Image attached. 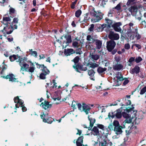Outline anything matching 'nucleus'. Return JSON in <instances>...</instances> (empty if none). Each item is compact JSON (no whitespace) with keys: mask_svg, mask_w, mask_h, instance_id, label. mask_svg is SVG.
I'll return each mask as SVG.
<instances>
[{"mask_svg":"<svg viewBox=\"0 0 146 146\" xmlns=\"http://www.w3.org/2000/svg\"><path fill=\"white\" fill-rule=\"evenodd\" d=\"M109 38L111 40H117L119 38V35L113 32H111L108 36Z\"/></svg>","mask_w":146,"mask_h":146,"instance_id":"nucleus-13","label":"nucleus"},{"mask_svg":"<svg viewBox=\"0 0 146 146\" xmlns=\"http://www.w3.org/2000/svg\"><path fill=\"white\" fill-rule=\"evenodd\" d=\"M11 19L9 17H3V20L2 23L4 25H6V26L4 28V30H5L7 34H9L11 33L13 31L10 30L9 31H8L7 29H12L13 27L11 26Z\"/></svg>","mask_w":146,"mask_h":146,"instance_id":"nucleus-3","label":"nucleus"},{"mask_svg":"<svg viewBox=\"0 0 146 146\" xmlns=\"http://www.w3.org/2000/svg\"><path fill=\"white\" fill-rule=\"evenodd\" d=\"M115 77L117 78L118 80L119 81L123 80V78L122 76L121 73L120 72H117Z\"/></svg>","mask_w":146,"mask_h":146,"instance_id":"nucleus-28","label":"nucleus"},{"mask_svg":"<svg viewBox=\"0 0 146 146\" xmlns=\"http://www.w3.org/2000/svg\"><path fill=\"white\" fill-rule=\"evenodd\" d=\"M74 50L72 49H65L64 53L67 56L70 55L73 53Z\"/></svg>","mask_w":146,"mask_h":146,"instance_id":"nucleus-22","label":"nucleus"},{"mask_svg":"<svg viewBox=\"0 0 146 146\" xmlns=\"http://www.w3.org/2000/svg\"><path fill=\"white\" fill-rule=\"evenodd\" d=\"M107 70L106 68H102L101 67H99L97 69V71L100 74L103 73Z\"/></svg>","mask_w":146,"mask_h":146,"instance_id":"nucleus-29","label":"nucleus"},{"mask_svg":"<svg viewBox=\"0 0 146 146\" xmlns=\"http://www.w3.org/2000/svg\"><path fill=\"white\" fill-rule=\"evenodd\" d=\"M84 138L83 136H81L79 137L78 139L76 142V143L77 145H78L79 146V145L80 144L83 143V139Z\"/></svg>","mask_w":146,"mask_h":146,"instance_id":"nucleus-27","label":"nucleus"},{"mask_svg":"<svg viewBox=\"0 0 146 146\" xmlns=\"http://www.w3.org/2000/svg\"><path fill=\"white\" fill-rule=\"evenodd\" d=\"M3 78L9 79V81L12 82H16L17 79L15 78L14 75L12 74H9L6 76H3Z\"/></svg>","mask_w":146,"mask_h":146,"instance_id":"nucleus-17","label":"nucleus"},{"mask_svg":"<svg viewBox=\"0 0 146 146\" xmlns=\"http://www.w3.org/2000/svg\"><path fill=\"white\" fill-rule=\"evenodd\" d=\"M132 106V107L125 110L123 112V117L127 119L123 122V125H125L126 123H130L132 119L136 117V112L134 111V107L133 106V105Z\"/></svg>","mask_w":146,"mask_h":146,"instance_id":"nucleus-1","label":"nucleus"},{"mask_svg":"<svg viewBox=\"0 0 146 146\" xmlns=\"http://www.w3.org/2000/svg\"><path fill=\"white\" fill-rule=\"evenodd\" d=\"M46 61L47 62H48L49 63L50 62V57H48L46 60Z\"/></svg>","mask_w":146,"mask_h":146,"instance_id":"nucleus-61","label":"nucleus"},{"mask_svg":"<svg viewBox=\"0 0 146 146\" xmlns=\"http://www.w3.org/2000/svg\"><path fill=\"white\" fill-rule=\"evenodd\" d=\"M141 24L143 25H144L145 26H146V22L145 21H142Z\"/></svg>","mask_w":146,"mask_h":146,"instance_id":"nucleus-64","label":"nucleus"},{"mask_svg":"<svg viewBox=\"0 0 146 146\" xmlns=\"http://www.w3.org/2000/svg\"><path fill=\"white\" fill-rule=\"evenodd\" d=\"M113 125L115 126V127H117L120 126L119 122L116 120L114 121L113 122Z\"/></svg>","mask_w":146,"mask_h":146,"instance_id":"nucleus-33","label":"nucleus"},{"mask_svg":"<svg viewBox=\"0 0 146 146\" xmlns=\"http://www.w3.org/2000/svg\"><path fill=\"white\" fill-rule=\"evenodd\" d=\"M64 38H65L66 40V46H68L69 44L71 42L72 38L71 36L70 35H66L64 36Z\"/></svg>","mask_w":146,"mask_h":146,"instance_id":"nucleus-21","label":"nucleus"},{"mask_svg":"<svg viewBox=\"0 0 146 146\" xmlns=\"http://www.w3.org/2000/svg\"><path fill=\"white\" fill-rule=\"evenodd\" d=\"M108 117L109 118L111 117L112 118H115L119 119L122 117V113L119 110H117L114 112L109 113Z\"/></svg>","mask_w":146,"mask_h":146,"instance_id":"nucleus-7","label":"nucleus"},{"mask_svg":"<svg viewBox=\"0 0 146 146\" xmlns=\"http://www.w3.org/2000/svg\"><path fill=\"white\" fill-rule=\"evenodd\" d=\"M36 65H37V68H41L42 69H44V68H46V67L44 66V65L43 64L40 65L37 63Z\"/></svg>","mask_w":146,"mask_h":146,"instance_id":"nucleus-44","label":"nucleus"},{"mask_svg":"<svg viewBox=\"0 0 146 146\" xmlns=\"http://www.w3.org/2000/svg\"><path fill=\"white\" fill-rule=\"evenodd\" d=\"M125 128V125H123V127L120 126L119 127H114V131L115 132V133L117 135H119L121 134L123 131L121 129V128Z\"/></svg>","mask_w":146,"mask_h":146,"instance_id":"nucleus-15","label":"nucleus"},{"mask_svg":"<svg viewBox=\"0 0 146 146\" xmlns=\"http://www.w3.org/2000/svg\"><path fill=\"white\" fill-rule=\"evenodd\" d=\"M82 11L80 10H78L75 13V16L77 17H79L81 15Z\"/></svg>","mask_w":146,"mask_h":146,"instance_id":"nucleus-35","label":"nucleus"},{"mask_svg":"<svg viewBox=\"0 0 146 146\" xmlns=\"http://www.w3.org/2000/svg\"><path fill=\"white\" fill-rule=\"evenodd\" d=\"M135 45L136 47H137L138 49H140L141 48V46L139 44H135Z\"/></svg>","mask_w":146,"mask_h":146,"instance_id":"nucleus-56","label":"nucleus"},{"mask_svg":"<svg viewBox=\"0 0 146 146\" xmlns=\"http://www.w3.org/2000/svg\"><path fill=\"white\" fill-rule=\"evenodd\" d=\"M61 98L60 97H58L57 98H53V99L54 101H56V100H60V99Z\"/></svg>","mask_w":146,"mask_h":146,"instance_id":"nucleus-57","label":"nucleus"},{"mask_svg":"<svg viewBox=\"0 0 146 146\" xmlns=\"http://www.w3.org/2000/svg\"><path fill=\"white\" fill-rule=\"evenodd\" d=\"M52 104H50V102L47 101H44V102H42L40 105V106L45 110L50 108L52 107Z\"/></svg>","mask_w":146,"mask_h":146,"instance_id":"nucleus-10","label":"nucleus"},{"mask_svg":"<svg viewBox=\"0 0 146 146\" xmlns=\"http://www.w3.org/2000/svg\"><path fill=\"white\" fill-rule=\"evenodd\" d=\"M113 10H110L108 12L109 16H110H110H112V14L113 13Z\"/></svg>","mask_w":146,"mask_h":146,"instance_id":"nucleus-55","label":"nucleus"},{"mask_svg":"<svg viewBox=\"0 0 146 146\" xmlns=\"http://www.w3.org/2000/svg\"><path fill=\"white\" fill-rule=\"evenodd\" d=\"M92 134L94 135H98L99 134V131L97 127L96 126L94 127L92 130Z\"/></svg>","mask_w":146,"mask_h":146,"instance_id":"nucleus-23","label":"nucleus"},{"mask_svg":"<svg viewBox=\"0 0 146 146\" xmlns=\"http://www.w3.org/2000/svg\"><path fill=\"white\" fill-rule=\"evenodd\" d=\"M97 125V127H98L103 130H104L105 127L103 125L100 124H98Z\"/></svg>","mask_w":146,"mask_h":146,"instance_id":"nucleus-38","label":"nucleus"},{"mask_svg":"<svg viewBox=\"0 0 146 146\" xmlns=\"http://www.w3.org/2000/svg\"><path fill=\"white\" fill-rule=\"evenodd\" d=\"M121 25L120 22L115 23L112 25V27L113 28L114 30L117 32H119L121 31V29L120 26Z\"/></svg>","mask_w":146,"mask_h":146,"instance_id":"nucleus-12","label":"nucleus"},{"mask_svg":"<svg viewBox=\"0 0 146 146\" xmlns=\"http://www.w3.org/2000/svg\"><path fill=\"white\" fill-rule=\"evenodd\" d=\"M78 109L81 111H84L86 114H88L91 109L90 106L84 103H83L82 105L80 104H77Z\"/></svg>","mask_w":146,"mask_h":146,"instance_id":"nucleus-5","label":"nucleus"},{"mask_svg":"<svg viewBox=\"0 0 146 146\" xmlns=\"http://www.w3.org/2000/svg\"><path fill=\"white\" fill-rule=\"evenodd\" d=\"M123 66L121 64H116L113 66V69L115 70H119L122 69Z\"/></svg>","mask_w":146,"mask_h":146,"instance_id":"nucleus-20","label":"nucleus"},{"mask_svg":"<svg viewBox=\"0 0 146 146\" xmlns=\"http://www.w3.org/2000/svg\"><path fill=\"white\" fill-rule=\"evenodd\" d=\"M146 92V86L144 87L141 90L140 94H143Z\"/></svg>","mask_w":146,"mask_h":146,"instance_id":"nucleus-41","label":"nucleus"},{"mask_svg":"<svg viewBox=\"0 0 146 146\" xmlns=\"http://www.w3.org/2000/svg\"><path fill=\"white\" fill-rule=\"evenodd\" d=\"M124 48L126 50L129 49L130 48V46L129 43L125 44L124 46Z\"/></svg>","mask_w":146,"mask_h":146,"instance_id":"nucleus-46","label":"nucleus"},{"mask_svg":"<svg viewBox=\"0 0 146 146\" xmlns=\"http://www.w3.org/2000/svg\"><path fill=\"white\" fill-rule=\"evenodd\" d=\"M119 146H126V145L125 142H124L122 144L120 145Z\"/></svg>","mask_w":146,"mask_h":146,"instance_id":"nucleus-63","label":"nucleus"},{"mask_svg":"<svg viewBox=\"0 0 146 146\" xmlns=\"http://www.w3.org/2000/svg\"><path fill=\"white\" fill-rule=\"evenodd\" d=\"M106 0H102L101 3V5L104 7L106 4Z\"/></svg>","mask_w":146,"mask_h":146,"instance_id":"nucleus-51","label":"nucleus"},{"mask_svg":"<svg viewBox=\"0 0 146 146\" xmlns=\"http://www.w3.org/2000/svg\"><path fill=\"white\" fill-rule=\"evenodd\" d=\"M95 72L92 70H91L88 71V74L90 76V79L92 80H94V75Z\"/></svg>","mask_w":146,"mask_h":146,"instance_id":"nucleus-24","label":"nucleus"},{"mask_svg":"<svg viewBox=\"0 0 146 146\" xmlns=\"http://www.w3.org/2000/svg\"><path fill=\"white\" fill-rule=\"evenodd\" d=\"M87 40L90 41H93V39L92 37L90 35H88L87 36Z\"/></svg>","mask_w":146,"mask_h":146,"instance_id":"nucleus-47","label":"nucleus"},{"mask_svg":"<svg viewBox=\"0 0 146 146\" xmlns=\"http://www.w3.org/2000/svg\"><path fill=\"white\" fill-rule=\"evenodd\" d=\"M15 11V10L14 9L11 8L10 9V12L11 13H13Z\"/></svg>","mask_w":146,"mask_h":146,"instance_id":"nucleus-62","label":"nucleus"},{"mask_svg":"<svg viewBox=\"0 0 146 146\" xmlns=\"http://www.w3.org/2000/svg\"><path fill=\"white\" fill-rule=\"evenodd\" d=\"M42 73H41L39 76L40 78L41 79H45V76L49 74L50 72L46 68H45L44 69H42Z\"/></svg>","mask_w":146,"mask_h":146,"instance_id":"nucleus-11","label":"nucleus"},{"mask_svg":"<svg viewBox=\"0 0 146 146\" xmlns=\"http://www.w3.org/2000/svg\"><path fill=\"white\" fill-rule=\"evenodd\" d=\"M76 2H77V1H75L74 2L72 3V5H71V8L72 9H74V8L75 5L76 3Z\"/></svg>","mask_w":146,"mask_h":146,"instance_id":"nucleus-53","label":"nucleus"},{"mask_svg":"<svg viewBox=\"0 0 146 146\" xmlns=\"http://www.w3.org/2000/svg\"><path fill=\"white\" fill-rule=\"evenodd\" d=\"M88 118L90 122V126L92 127L94 125V123L95 122V119L90 117V116H88Z\"/></svg>","mask_w":146,"mask_h":146,"instance_id":"nucleus-25","label":"nucleus"},{"mask_svg":"<svg viewBox=\"0 0 146 146\" xmlns=\"http://www.w3.org/2000/svg\"><path fill=\"white\" fill-rule=\"evenodd\" d=\"M142 60V58L139 56L137 57L135 59V62L137 63L141 61Z\"/></svg>","mask_w":146,"mask_h":146,"instance_id":"nucleus-39","label":"nucleus"},{"mask_svg":"<svg viewBox=\"0 0 146 146\" xmlns=\"http://www.w3.org/2000/svg\"><path fill=\"white\" fill-rule=\"evenodd\" d=\"M75 66H74L73 67L78 72H80L79 70L81 69V66L79 65H76V64H75Z\"/></svg>","mask_w":146,"mask_h":146,"instance_id":"nucleus-32","label":"nucleus"},{"mask_svg":"<svg viewBox=\"0 0 146 146\" xmlns=\"http://www.w3.org/2000/svg\"><path fill=\"white\" fill-rule=\"evenodd\" d=\"M95 43L97 48L98 49H100L102 46V41L99 40H95Z\"/></svg>","mask_w":146,"mask_h":146,"instance_id":"nucleus-26","label":"nucleus"},{"mask_svg":"<svg viewBox=\"0 0 146 146\" xmlns=\"http://www.w3.org/2000/svg\"><path fill=\"white\" fill-rule=\"evenodd\" d=\"M92 58L95 60H97L99 58V56L97 54H93L92 56Z\"/></svg>","mask_w":146,"mask_h":146,"instance_id":"nucleus-36","label":"nucleus"},{"mask_svg":"<svg viewBox=\"0 0 146 146\" xmlns=\"http://www.w3.org/2000/svg\"><path fill=\"white\" fill-rule=\"evenodd\" d=\"M121 3H119L115 7L113 8V9H115L119 11L121 9Z\"/></svg>","mask_w":146,"mask_h":146,"instance_id":"nucleus-42","label":"nucleus"},{"mask_svg":"<svg viewBox=\"0 0 146 146\" xmlns=\"http://www.w3.org/2000/svg\"><path fill=\"white\" fill-rule=\"evenodd\" d=\"M72 45L75 47H78V46L79 44L78 42L74 41Z\"/></svg>","mask_w":146,"mask_h":146,"instance_id":"nucleus-49","label":"nucleus"},{"mask_svg":"<svg viewBox=\"0 0 146 146\" xmlns=\"http://www.w3.org/2000/svg\"><path fill=\"white\" fill-rule=\"evenodd\" d=\"M94 25L93 24L91 25L89 29V30L90 31H92L94 29Z\"/></svg>","mask_w":146,"mask_h":146,"instance_id":"nucleus-50","label":"nucleus"},{"mask_svg":"<svg viewBox=\"0 0 146 146\" xmlns=\"http://www.w3.org/2000/svg\"><path fill=\"white\" fill-rule=\"evenodd\" d=\"M18 19L17 18H14L13 19V22L15 23H17L18 22Z\"/></svg>","mask_w":146,"mask_h":146,"instance_id":"nucleus-60","label":"nucleus"},{"mask_svg":"<svg viewBox=\"0 0 146 146\" xmlns=\"http://www.w3.org/2000/svg\"><path fill=\"white\" fill-rule=\"evenodd\" d=\"M116 45V43L115 41L110 40L107 42V50L110 52H111L114 48Z\"/></svg>","mask_w":146,"mask_h":146,"instance_id":"nucleus-9","label":"nucleus"},{"mask_svg":"<svg viewBox=\"0 0 146 146\" xmlns=\"http://www.w3.org/2000/svg\"><path fill=\"white\" fill-rule=\"evenodd\" d=\"M105 20L106 21L107 23L108 24L109 26H112V22L111 20L108 19L107 18H106Z\"/></svg>","mask_w":146,"mask_h":146,"instance_id":"nucleus-40","label":"nucleus"},{"mask_svg":"<svg viewBox=\"0 0 146 146\" xmlns=\"http://www.w3.org/2000/svg\"><path fill=\"white\" fill-rule=\"evenodd\" d=\"M129 82V81L127 79H126L124 81L123 84L124 85H125L127 84Z\"/></svg>","mask_w":146,"mask_h":146,"instance_id":"nucleus-52","label":"nucleus"},{"mask_svg":"<svg viewBox=\"0 0 146 146\" xmlns=\"http://www.w3.org/2000/svg\"><path fill=\"white\" fill-rule=\"evenodd\" d=\"M132 33L133 35H131L130 36V38L131 39H133L135 37L136 38L137 40L141 38V36L138 33L137 29H135V32H133Z\"/></svg>","mask_w":146,"mask_h":146,"instance_id":"nucleus-14","label":"nucleus"},{"mask_svg":"<svg viewBox=\"0 0 146 146\" xmlns=\"http://www.w3.org/2000/svg\"><path fill=\"white\" fill-rule=\"evenodd\" d=\"M30 54L33 56L35 57H37V53L36 51H33L32 49L29 50Z\"/></svg>","mask_w":146,"mask_h":146,"instance_id":"nucleus-31","label":"nucleus"},{"mask_svg":"<svg viewBox=\"0 0 146 146\" xmlns=\"http://www.w3.org/2000/svg\"><path fill=\"white\" fill-rule=\"evenodd\" d=\"M79 58L78 56L76 57L74 59L73 61L75 63H78L79 61Z\"/></svg>","mask_w":146,"mask_h":146,"instance_id":"nucleus-48","label":"nucleus"},{"mask_svg":"<svg viewBox=\"0 0 146 146\" xmlns=\"http://www.w3.org/2000/svg\"><path fill=\"white\" fill-rule=\"evenodd\" d=\"M40 57V59H43L45 58V56H44V55L43 54H42L39 56Z\"/></svg>","mask_w":146,"mask_h":146,"instance_id":"nucleus-54","label":"nucleus"},{"mask_svg":"<svg viewBox=\"0 0 146 146\" xmlns=\"http://www.w3.org/2000/svg\"><path fill=\"white\" fill-rule=\"evenodd\" d=\"M18 62H19V64L21 67L20 72L23 70H25L26 71L29 72L31 73L34 72L35 68L33 64H32V65L29 68V64L25 62L24 59L22 58H19Z\"/></svg>","mask_w":146,"mask_h":146,"instance_id":"nucleus-2","label":"nucleus"},{"mask_svg":"<svg viewBox=\"0 0 146 146\" xmlns=\"http://www.w3.org/2000/svg\"><path fill=\"white\" fill-rule=\"evenodd\" d=\"M131 104V101L129 100H127V101H126V105H130Z\"/></svg>","mask_w":146,"mask_h":146,"instance_id":"nucleus-58","label":"nucleus"},{"mask_svg":"<svg viewBox=\"0 0 146 146\" xmlns=\"http://www.w3.org/2000/svg\"><path fill=\"white\" fill-rule=\"evenodd\" d=\"M135 60V57H131L128 60V62L130 63L129 64V65L130 66H131L132 62Z\"/></svg>","mask_w":146,"mask_h":146,"instance_id":"nucleus-43","label":"nucleus"},{"mask_svg":"<svg viewBox=\"0 0 146 146\" xmlns=\"http://www.w3.org/2000/svg\"><path fill=\"white\" fill-rule=\"evenodd\" d=\"M48 113L44 114V113H43L42 115H40L41 118L43 119V121L44 122H47L48 123L51 124L52 122V121H50L48 119H45L44 118L47 116Z\"/></svg>","mask_w":146,"mask_h":146,"instance_id":"nucleus-19","label":"nucleus"},{"mask_svg":"<svg viewBox=\"0 0 146 146\" xmlns=\"http://www.w3.org/2000/svg\"><path fill=\"white\" fill-rule=\"evenodd\" d=\"M14 100L15 103H17V104H15V106L17 108H19V106H21L22 107V109L23 111H26L27 108L24 106V102L23 100L19 99L18 96L15 98Z\"/></svg>","mask_w":146,"mask_h":146,"instance_id":"nucleus-6","label":"nucleus"},{"mask_svg":"<svg viewBox=\"0 0 146 146\" xmlns=\"http://www.w3.org/2000/svg\"><path fill=\"white\" fill-rule=\"evenodd\" d=\"M90 14L94 17V18L92 19V21L93 23L98 22L102 19L101 17L99 16V13L96 12L94 10L90 12Z\"/></svg>","mask_w":146,"mask_h":146,"instance_id":"nucleus-8","label":"nucleus"},{"mask_svg":"<svg viewBox=\"0 0 146 146\" xmlns=\"http://www.w3.org/2000/svg\"><path fill=\"white\" fill-rule=\"evenodd\" d=\"M126 13L127 12V10L130 12L131 13L134 12H136L137 11V7L133 6H131L128 9H127V7H125L124 9Z\"/></svg>","mask_w":146,"mask_h":146,"instance_id":"nucleus-16","label":"nucleus"},{"mask_svg":"<svg viewBox=\"0 0 146 146\" xmlns=\"http://www.w3.org/2000/svg\"><path fill=\"white\" fill-rule=\"evenodd\" d=\"M8 0H2V2H0V6H4V4L7 3Z\"/></svg>","mask_w":146,"mask_h":146,"instance_id":"nucleus-45","label":"nucleus"},{"mask_svg":"<svg viewBox=\"0 0 146 146\" xmlns=\"http://www.w3.org/2000/svg\"><path fill=\"white\" fill-rule=\"evenodd\" d=\"M98 141L100 143L99 146H112V143L105 136H98Z\"/></svg>","mask_w":146,"mask_h":146,"instance_id":"nucleus-4","label":"nucleus"},{"mask_svg":"<svg viewBox=\"0 0 146 146\" xmlns=\"http://www.w3.org/2000/svg\"><path fill=\"white\" fill-rule=\"evenodd\" d=\"M120 81L117 80H115L114 81L113 83V86H119L121 84V82H119Z\"/></svg>","mask_w":146,"mask_h":146,"instance_id":"nucleus-37","label":"nucleus"},{"mask_svg":"<svg viewBox=\"0 0 146 146\" xmlns=\"http://www.w3.org/2000/svg\"><path fill=\"white\" fill-rule=\"evenodd\" d=\"M140 71V68L138 66H136L133 68H131L130 70V72L132 74H137L139 73Z\"/></svg>","mask_w":146,"mask_h":146,"instance_id":"nucleus-18","label":"nucleus"},{"mask_svg":"<svg viewBox=\"0 0 146 146\" xmlns=\"http://www.w3.org/2000/svg\"><path fill=\"white\" fill-rule=\"evenodd\" d=\"M78 132L76 133L77 135H80L82 133V131L78 129H77Z\"/></svg>","mask_w":146,"mask_h":146,"instance_id":"nucleus-59","label":"nucleus"},{"mask_svg":"<svg viewBox=\"0 0 146 146\" xmlns=\"http://www.w3.org/2000/svg\"><path fill=\"white\" fill-rule=\"evenodd\" d=\"M9 58L11 61H13L17 59L16 56L15 55H13L10 56Z\"/></svg>","mask_w":146,"mask_h":146,"instance_id":"nucleus-34","label":"nucleus"},{"mask_svg":"<svg viewBox=\"0 0 146 146\" xmlns=\"http://www.w3.org/2000/svg\"><path fill=\"white\" fill-rule=\"evenodd\" d=\"M88 64L90 67L92 68H94L98 66V65L95 63L91 62L88 63Z\"/></svg>","mask_w":146,"mask_h":146,"instance_id":"nucleus-30","label":"nucleus"}]
</instances>
